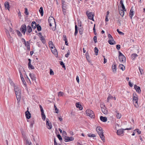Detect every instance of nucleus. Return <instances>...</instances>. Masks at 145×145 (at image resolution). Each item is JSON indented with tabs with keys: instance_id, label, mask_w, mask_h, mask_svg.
<instances>
[{
	"instance_id": "f257e3e1",
	"label": "nucleus",
	"mask_w": 145,
	"mask_h": 145,
	"mask_svg": "<svg viewBox=\"0 0 145 145\" xmlns=\"http://www.w3.org/2000/svg\"><path fill=\"white\" fill-rule=\"evenodd\" d=\"M96 129L101 139L104 142L105 141V137L103 134V130L102 128L98 127H97Z\"/></svg>"
},
{
	"instance_id": "f03ea898",
	"label": "nucleus",
	"mask_w": 145,
	"mask_h": 145,
	"mask_svg": "<svg viewBox=\"0 0 145 145\" xmlns=\"http://www.w3.org/2000/svg\"><path fill=\"white\" fill-rule=\"evenodd\" d=\"M86 114L87 116H89L91 118H94V113L93 111L90 109H87L86 111Z\"/></svg>"
},
{
	"instance_id": "7ed1b4c3",
	"label": "nucleus",
	"mask_w": 145,
	"mask_h": 145,
	"mask_svg": "<svg viewBox=\"0 0 145 145\" xmlns=\"http://www.w3.org/2000/svg\"><path fill=\"white\" fill-rule=\"evenodd\" d=\"M48 22L49 24V25L51 27L53 24H55L56 25L54 19L52 16H50L48 19Z\"/></svg>"
},
{
	"instance_id": "20e7f679",
	"label": "nucleus",
	"mask_w": 145,
	"mask_h": 145,
	"mask_svg": "<svg viewBox=\"0 0 145 145\" xmlns=\"http://www.w3.org/2000/svg\"><path fill=\"white\" fill-rule=\"evenodd\" d=\"M21 91L15 92V94L17 100V103L18 105H20V102L21 99Z\"/></svg>"
},
{
	"instance_id": "39448f33",
	"label": "nucleus",
	"mask_w": 145,
	"mask_h": 145,
	"mask_svg": "<svg viewBox=\"0 0 145 145\" xmlns=\"http://www.w3.org/2000/svg\"><path fill=\"white\" fill-rule=\"evenodd\" d=\"M86 14L88 16V18L91 20H92L94 21L93 15L92 12H89V11L86 12Z\"/></svg>"
},
{
	"instance_id": "423d86ee",
	"label": "nucleus",
	"mask_w": 145,
	"mask_h": 145,
	"mask_svg": "<svg viewBox=\"0 0 145 145\" xmlns=\"http://www.w3.org/2000/svg\"><path fill=\"white\" fill-rule=\"evenodd\" d=\"M26 29V25L25 24L22 25L20 28V31L24 35H25V34Z\"/></svg>"
},
{
	"instance_id": "0eeeda50",
	"label": "nucleus",
	"mask_w": 145,
	"mask_h": 145,
	"mask_svg": "<svg viewBox=\"0 0 145 145\" xmlns=\"http://www.w3.org/2000/svg\"><path fill=\"white\" fill-rule=\"evenodd\" d=\"M49 46L51 48V50L52 52L55 55L56 57H57L58 55L57 52L55 48V46H51V47H50V46Z\"/></svg>"
},
{
	"instance_id": "6e6552de",
	"label": "nucleus",
	"mask_w": 145,
	"mask_h": 145,
	"mask_svg": "<svg viewBox=\"0 0 145 145\" xmlns=\"http://www.w3.org/2000/svg\"><path fill=\"white\" fill-rule=\"evenodd\" d=\"M131 129V128H126L125 129H120L117 131V133L118 135H122L123 133V130H130Z\"/></svg>"
},
{
	"instance_id": "1a4fd4ad",
	"label": "nucleus",
	"mask_w": 145,
	"mask_h": 145,
	"mask_svg": "<svg viewBox=\"0 0 145 145\" xmlns=\"http://www.w3.org/2000/svg\"><path fill=\"white\" fill-rule=\"evenodd\" d=\"M64 138V141L65 142L71 141L74 140V138L72 137H69L65 136Z\"/></svg>"
},
{
	"instance_id": "9d476101",
	"label": "nucleus",
	"mask_w": 145,
	"mask_h": 145,
	"mask_svg": "<svg viewBox=\"0 0 145 145\" xmlns=\"http://www.w3.org/2000/svg\"><path fill=\"white\" fill-rule=\"evenodd\" d=\"M49 119L47 118L46 120V125L48 126V128L49 129H50L52 128V125L51 123H49Z\"/></svg>"
},
{
	"instance_id": "9b49d317",
	"label": "nucleus",
	"mask_w": 145,
	"mask_h": 145,
	"mask_svg": "<svg viewBox=\"0 0 145 145\" xmlns=\"http://www.w3.org/2000/svg\"><path fill=\"white\" fill-rule=\"evenodd\" d=\"M119 59L121 62H125L126 61V58L124 56L119 57Z\"/></svg>"
},
{
	"instance_id": "f8f14e48",
	"label": "nucleus",
	"mask_w": 145,
	"mask_h": 145,
	"mask_svg": "<svg viewBox=\"0 0 145 145\" xmlns=\"http://www.w3.org/2000/svg\"><path fill=\"white\" fill-rule=\"evenodd\" d=\"M27 110L25 112V116L27 118L29 119L31 117V114L28 111L29 108H27Z\"/></svg>"
},
{
	"instance_id": "ddd939ff",
	"label": "nucleus",
	"mask_w": 145,
	"mask_h": 145,
	"mask_svg": "<svg viewBox=\"0 0 145 145\" xmlns=\"http://www.w3.org/2000/svg\"><path fill=\"white\" fill-rule=\"evenodd\" d=\"M136 95V94L135 93H133V102L135 106H136V97L135 96Z\"/></svg>"
},
{
	"instance_id": "4468645a",
	"label": "nucleus",
	"mask_w": 145,
	"mask_h": 145,
	"mask_svg": "<svg viewBox=\"0 0 145 145\" xmlns=\"http://www.w3.org/2000/svg\"><path fill=\"white\" fill-rule=\"evenodd\" d=\"M108 42L110 45H113L115 44V42L113 39H110L108 41Z\"/></svg>"
},
{
	"instance_id": "2eb2a0df",
	"label": "nucleus",
	"mask_w": 145,
	"mask_h": 145,
	"mask_svg": "<svg viewBox=\"0 0 145 145\" xmlns=\"http://www.w3.org/2000/svg\"><path fill=\"white\" fill-rule=\"evenodd\" d=\"M4 5L5 6V8L8 9L9 10V3L8 2H5L4 4Z\"/></svg>"
},
{
	"instance_id": "dca6fc26",
	"label": "nucleus",
	"mask_w": 145,
	"mask_h": 145,
	"mask_svg": "<svg viewBox=\"0 0 145 145\" xmlns=\"http://www.w3.org/2000/svg\"><path fill=\"white\" fill-rule=\"evenodd\" d=\"M29 76L30 77L31 79L33 80H35V75L33 73H30L29 74Z\"/></svg>"
},
{
	"instance_id": "f3484780",
	"label": "nucleus",
	"mask_w": 145,
	"mask_h": 145,
	"mask_svg": "<svg viewBox=\"0 0 145 145\" xmlns=\"http://www.w3.org/2000/svg\"><path fill=\"white\" fill-rule=\"evenodd\" d=\"M100 120L103 122H105L107 121V118L106 117L101 116L100 117Z\"/></svg>"
},
{
	"instance_id": "a211bd4d",
	"label": "nucleus",
	"mask_w": 145,
	"mask_h": 145,
	"mask_svg": "<svg viewBox=\"0 0 145 145\" xmlns=\"http://www.w3.org/2000/svg\"><path fill=\"white\" fill-rule=\"evenodd\" d=\"M14 88L15 92L21 91L20 89L17 86H14Z\"/></svg>"
},
{
	"instance_id": "6ab92c4d",
	"label": "nucleus",
	"mask_w": 145,
	"mask_h": 145,
	"mask_svg": "<svg viewBox=\"0 0 145 145\" xmlns=\"http://www.w3.org/2000/svg\"><path fill=\"white\" fill-rule=\"evenodd\" d=\"M76 107L77 108H79L80 110H81L83 108L82 107V106L79 103H76Z\"/></svg>"
},
{
	"instance_id": "aec40b11",
	"label": "nucleus",
	"mask_w": 145,
	"mask_h": 145,
	"mask_svg": "<svg viewBox=\"0 0 145 145\" xmlns=\"http://www.w3.org/2000/svg\"><path fill=\"white\" fill-rule=\"evenodd\" d=\"M31 26L32 28L34 29H35L37 26V24L36 22H32L31 24Z\"/></svg>"
},
{
	"instance_id": "412c9836",
	"label": "nucleus",
	"mask_w": 145,
	"mask_h": 145,
	"mask_svg": "<svg viewBox=\"0 0 145 145\" xmlns=\"http://www.w3.org/2000/svg\"><path fill=\"white\" fill-rule=\"evenodd\" d=\"M39 11L40 14L42 16L43 15L44 12L43 7H41L39 9Z\"/></svg>"
},
{
	"instance_id": "4be33fe9",
	"label": "nucleus",
	"mask_w": 145,
	"mask_h": 145,
	"mask_svg": "<svg viewBox=\"0 0 145 145\" xmlns=\"http://www.w3.org/2000/svg\"><path fill=\"white\" fill-rule=\"evenodd\" d=\"M116 116L117 118L118 119H120L121 117V115L120 113H119L117 111H116Z\"/></svg>"
},
{
	"instance_id": "5701e85b",
	"label": "nucleus",
	"mask_w": 145,
	"mask_h": 145,
	"mask_svg": "<svg viewBox=\"0 0 145 145\" xmlns=\"http://www.w3.org/2000/svg\"><path fill=\"white\" fill-rule=\"evenodd\" d=\"M112 68L113 72L116 71V65L115 63H114L112 65Z\"/></svg>"
},
{
	"instance_id": "b1692460",
	"label": "nucleus",
	"mask_w": 145,
	"mask_h": 145,
	"mask_svg": "<svg viewBox=\"0 0 145 145\" xmlns=\"http://www.w3.org/2000/svg\"><path fill=\"white\" fill-rule=\"evenodd\" d=\"M136 57V54L134 53L131 55V58L132 60L133 61H135Z\"/></svg>"
},
{
	"instance_id": "393cba45",
	"label": "nucleus",
	"mask_w": 145,
	"mask_h": 145,
	"mask_svg": "<svg viewBox=\"0 0 145 145\" xmlns=\"http://www.w3.org/2000/svg\"><path fill=\"white\" fill-rule=\"evenodd\" d=\"M102 111L105 114H107L108 113V111L104 108H102Z\"/></svg>"
},
{
	"instance_id": "a878e982",
	"label": "nucleus",
	"mask_w": 145,
	"mask_h": 145,
	"mask_svg": "<svg viewBox=\"0 0 145 145\" xmlns=\"http://www.w3.org/2000/svg\"><path fill=\"white\" fill-rule=\"evenodd\" d=\"M120 69H121L123 71H124L125 69V67L122 64H120L119 66Z\"/></svg>"
},
{
	"instance_id": "bb28decb",
	"label": "nucleus",
	"mask_w": 145,
	"mask_h": 145,
	"mask_svg": "<svg viewBox=\"0 0 145 145\" xmlns=\"http://www.w3.org/2000/svg\"><path fill=\"white\" fill-rule=\"evenodd\" d=\"M27 31L29 33H30L32 31V29L30 26L28 25L27 26Z\"/></svg>"
},
{
	"instance_id": "cd10ccee",
	"label": "nucleus",
	"mask_w": 145,
	"mask_h": 145,
	"mask_svg": "<svg viewBox=\"0 0 145 145\" xmlns=\"http://www.w3.org/2000/svg\"><path fill=\"white\" fill-rule=\"evenodd\" d=\"M125 10H121L119 11L120 14V15H121L122 16H123L124 14V11Z\"/></svg>"
},
{
	"instance_id": "c85d7f7f",
	"label": "nucleus",
	"mask_w": 145,
	"mask_h": 145,
	"mask_svg": "<svg viewBox=\"0 0 145 145\" xmlns=\"http://www.w3.org/2000/svg\"><path fill=\"white\" fill-rule=\"evenodd\" d=\"M134 14V12L132 10V8H131L130 12H129V14L131 16L130 17L131 18V19H132V16H133V15Z\"/></svg>"
},
{
	"instance_id": "c756f323",
	"label": "nucleus",
	"mask_w": 145,
	"mask_h": 145,
	"mask_svg": "<svg viewBox=\"0 0 145 145\" xmlns=\"http://www.w3.org/2000/svg\"><path fill=\"white\" fill-rule=\"evenodd\" d=\"M137 92H138V93H141V90L140 89V88L139 86H137Z\"/></svg>"
},
{
	"instance_id": "7c9ffc66",
	"label": "nucleus",
	"mask_w": 145,
	"mask_h": 145,
	"mask_svg": "<svg viewBox=\"0 0 145 145\" xmlns=\"http://www.w3.org/2000/svg\"><path fill=\"white\" fill-rule=\"evenodd\" d=\"M40 39V40H41L42 42L44 44L46 42L45 39L42 36V35L41 36Z\"/></svg>"
},
{
	"instance_id": "2f4dec72",
	"label": "nucleus",
	"mask_w": 145,
	"mask_h": 145,
	"mask_svg": "<svg viewBox=\"0 0 145 145\" xmlns=\"http://www.w3.org/2000/svg\"><path fill=\"white\" fill-rule=\"evenodd\" d=\"M112 99H113V97L110 95H109L107 99V102H108L110 100Z\"/></svg>"
},
{
	"instance_id": "473e14b6",
	"label": "nucleus",
	"mask_w": 145,
	"mask_h": 145,
	"mask_svg": "<svg viewBox=\"0 0 145 145\" xmlns=\"http://www.w3.org/2000/svg\"><path fill=\"white\" fill-rule=\"evenodd\" d=\"M94 52L95 53V55L97 56L98 55V50L96 47H95L94 48Z\"/></svg>"
},
{
	"instance_id": "72a5a7b5",
	"label": "nucleus",
	"mask_w": 145,
	"mask_h": 145,
	"mask_svg": "<svg viewBox=\"0 0 145 145\" xmlns=\"http://www.w3.org/2000/svg\"><path fill=\"white\" fill-rule=\"evenodd\" d=\"M62 10H66L67 9L66 5H65V4H63L62 5Z\"/></svg>"
},
{
	"instance_id": "f704fd0d",
	"label": "nucleus",
	"mask_w": 145,
	"mask_h": 145,
	"mask_svg": "<svg viewBox=\"0 0 145 145\" xmlns=\"http://www.w3.org/2000/svg\"><path fill=\"white\" fill-rule=\"evenodd\" d=\"M41 116L42 118V119L43 120H45L46 119V116L44 114V113H41Z\"/></svg>"
},
{
	"instance_id": "c9c22d12",
	"label": "nucleus",
	"mask_w": 145,
	"mask_h": 145,
	"mask_svg": "<svg viewBox=\"0 0 145 145\" xmlns=\"http://www.w3.org/2000/svg\"><path fill=\"white\" fill-rule=\"evenodd\" d=\"M29 68L30 69H34V67L31 64V63L30 64H28Z\"/></svg>"
},
{
	"instance_id": "e433bc0d",
	"label": "nucleus",
	"mask_w": 145,
	"mask_h": 145,
	"mask_svg": "<svg viewBox=\"0 0 145 145\" xmlns=\"http://www.w3.org/2000/svg\"><path fill=\"white\" fill-rule=\"evenodd\" d=\"M58 95L59 97L63 96V93L61 91H60L58 93Z\"/></svg>"
},
{
	"instance_id": "4c0bfd02",
	"label": "nucleus",
	"mask_w": 145,
	"mask_h": 145,
	"mask_svg": "<svg viewBox=\"0 0 145 145\" xmlns=\"http://www.w3.org/2000/svg\"><path fill=\"white\" fill-rule=\"evenodd\" d=\"M37 29L38 31H40L41 30V27L38 24L37 26Z\"/></svg>"
},
{
	"instance_id": "58836bf2",
	"label": "nucleus",
	"mask_w": 145,
	"mask_h": 145,
	"mask_svg": "<svg viewBox=\"0 0 145 145\" xmlns=\"http://www.w3.org/2000/svg\"><path fill=\"white\" fill-rule=\"evenodd\" d=\"M139 70L140 74H142L143 73V71L142 69L140 67H139Z\"/></svg>"
},
{
	"instance_id": "ea45409f",
	"label": "nucleus",
	"mask_w": 145,
	"mask_h": 145,
	"mask_svg": "<svg viewBox=\"0 0 145 145\" xmlns=\"http://www.w3.org/2000/svg\"><path fill=\"white\" fill-rule=\"evenodd\" d=\"M57 137L59 138V140H62V138L61 136L59 135H57Z\"/></svg>"
},
{
	"instance_id": "a19ab883",
	"label": "nucleus",
	"mask_w": 145,
	"mask_h": 145,
	"mask_svg": "<svg viewBox=\"0 0 145 145\" xmlns=\"http://www.w3.org/2000/svg\"><path fill=\"white\" fill-rule=\"evenodd\" d=\"M40 111H41V113H42L43 114V113H44V110H43V108H42V107L40 105Z\"/></svg>"
},
{
	"instance_id": "79ce46f5",
	"label": "nucleus",
	"mask_w": 145,
	"mask_h": 145,
	"mask_svg": "<svg viewBox=\"0 0 145 145\" xmlns=\"http://www.w3.org/2000/svg\"><path fill=\"white\" fill-rule=\"evenodd\" d=\"M88 136L89 137H95V135L94 134L91 135L90 134H88Z\"/></svg>"
},
{
	"instance_id": "37998d69",
	"label": "nucleus",
	"mask_w": 145,
	"mask_h": 145,
	"mask_svg": "<svg viewBox=\"0 0 145 145\" xmlns=\"http://www.w3.org/2000/svg\"><path fill=\"white\" fill-rule=\"evenodd\" d=\"M60 65L61 66H62V67H63L65 68V66L63 62L60 61Z\"/></svg>"
},
{
	"instance_id": "c03bdc74",
	"label": "nucleus",
	"mask_w": 145,
	"mask_h": 145,
	"mask_svg": "<svg viewBox=\"0 0 145 145\" xmlns=\"http://www.w3.org/2000/svg\"><path fill=\"white\" fill-rule=\"evenodd\" d=\"M16 33L19 36H21L22 35V34L20 31L18 30H16Z\"/></svg>"
},
{
	"instance_id": "a18cd8bd",
	"label": "nucleus",
	"mask_w": 145,
	"mask_h": 145,
	"mask_svg": "<svg viewBox=\"0 0 145 145\" xmlns=\"http://www.w3.org/2000/svg\"><path fill=\"white\" fill-rule=\"evenodd\" d=\"M21 41L22 42V43H23V44L25 45V44H26V41L24 39H22Z\"/></svg>"
},
{
	"instance_id": "49530a36",
	"label": "nucleus",
	"mask_w": 145,
	"mask_h": 145,
	"mask_svg": "<svg viewBox=\"0 0 145 145\" xmlns=\"http://www.w3.org/2000/svg\"><path fill=\"white\" fill-rule=\"evenodd\" d=\"M50 74L51 75H53L54 74V72L51 69H50Z\"/></svg>"
},
{
	"instance_id": "de8ad7c7",
	"label": "nucleus",
	"mask_w": 145,
	"mask_h": 145,
	"mask_svg": "<svg viewBox=\"0 0 145 145\" xmlns=\"http://www.w3.org/2000/svg\"><path fill=\"white\" fill-rule=\"evenodd\" d=\"M25 13L26 15H28L29 14V12H28V10L27 8H25Z\"/></svg>"
},
{
	"instance_id": "09e8293b",
	"label": "nucleus",
	"mask_w": 145,
	"mask_h": 145,
	"mask_svg": "<svg viewBox=\"0 0 145 145\" xmlns=\"http://www.w3.org/2000/svg\"><path fill=\"white\" fill-rule=\"evenodd\" d=\"M86 57L87 59L88 60L89 58V56L88 54V52H87L86 54Z\"/></svg>"
},
{
	"instance_id": "8fccbe9b",
	"label": "nucleus",
	"mask_w": 145,
	"mask_h": 145,
	"mask_svg": "<svg viewBox=\"0 0 145 145\" xmlns=\"http://www.w3.org/2000/svg\"><path fill=\"white\" fill-rule=\"evenodd\" d=\"M9 82H10V84L12 86H14H14H15L14 83H13V81H12V80H11Z\"/></svg>"
},
{
	"instance_id": "3c124183",
	"label": "nucleus",
	"mask_w": 145,
	"mask_h": 145,
	"mask_svg": "<svg viewBox=\"0 0 145 145\" xmlns=\"http://www.w3.org/2000/svg\"><path fill=\"white\" fill-rule=\"evenodd\" d=\"M70 53H69V50L67 52V54H66L65 55V57H68L69 56V55Z\"/></svg>"
},
{
	"instance_id": "603ef678",
	"label": "nucleus",
	"mask_w": 145,
	"mask_h": 145,
	"mask_svg": "<svg viewBox=\"0 0 145 145\" xmlns=\"http://www.w3.org/2000/svg\"><path fill=\"white\" fill-rule=\"evenodd\" d=\"M79 33L81 35H82V31L81 29L79 28Z\"/></svg>"
},
{
	"instance_id": "864d4df0",
	"label": "nucleus",
	"mask_w": 145,
	"mask_h": 145,
	"mask_svg": "<svg viewBox=\"0 0 145 145\" xmlns=\"http://www.w3.org/2000/svg\"><path fill=\"white\" fill-rule=\"evenodd\" d=\"M95 24L94 25V27H93V30L94 34L95 35H96V31H95Z\"/></svg>"
},
{
	"instance_id": "5fc2aeb1",
	"label": "nucleus",
	"mask_w": 145,
	"mask_h": 145,
	"mask_svg": "<svg viewBox=\"0 0 145 145\" xmlns=\"http://www.w3.org/2000/svg\"><path fill=\"white\" fill-rule=\"evenodd\" d=\"M21 80H22V82H23V83L24 84V82H25L24 79L23 78V76L21 77Z\"/></svg>"
},
{
	"instance_id": "6e6d98bb",
	"label": "nucleus",
	"mask_w": 145,
	"mask_h": 145,
	"mask_svg": "<svg viewBox=\"0 0 145 145\" xmlns=\"http://www.w3.org/2000/svg\"><path fill=\"white\" fill-rule=\"evenodd\" d=\"M34 122L33 121H32L31 122V123L30 124V126L31 127H33V124H34Z\"/></svg>"
},
{
	"instance_id": "4d7b16f0",
	"label": "nucleus",
	"mask_w": 145,
	"mask_h": 145,
	"mask_svg": "<svg viewBox=\"0 0 145 145\" xmlns=\"http://www.w3.org/2000/svg\"><path fill=\"white\" fill-rule=\"evenodd\" d=\"M31 142H30L29 141L27 140V142H26V144L27 145H31Z\"/></svg>"
},
{
	"instance_id": "13d9d810",
	"label": "nucleus",
	"mask_w": 145,
	"mask_h": 145,
	"mask_svg": "<svg viewBox=\"0 0 145 145\" xmlns=\"http://www.w3.org/2000/svg\"><path fill=\"white\" fill-rule=\"evenodd\" d=\"M76 80L77 82L78 83H79V77L78 76H77L76 77Z\"/></svg>"
},
{
	"instance_id": "bf43d9fd",
	"label": "nucleus",
	"mask_w": 145,
	"mask_h": 145,
	"mask_svg": "<svg viewBox=\"0 0 145 145\" xmlns=\"http://www.w3.org/2000/svg\"><path fill=\"white\" fill-rule=\"evenodd\" d=\"M48 44H49V45H53L52 42L51 41H50L48 42Z\"/></svg>"
},
{
	"instance_id": "052dcab7",
	"label": "nucleus",
	"mask_w": 145,
	"mask_h": 145,
	"mask_svg": "<svg viewBox=\"0 0 145 145\" xmlns=\"http://www.w3.org/2000/svg\"><path fill=\"white\" fill-rule=\"evenodd\" d=\"M108 37L109 38V39H113V38L112 37V36L110 34H108Z\"/></svg>"
},
{
	"instance_id": "680f3d73",
	"label": "nucleus",
	"mask_w": 145,
	"mask_h": 145,
	"mask_svg": "<svg viewBox=\"0 0 145 145\" xmlns=\"http://www.w3.org/2000/svg\"><path fill=\"white\" fill-rule=\"evenodd\" d=\"M93 40L95 42H97V37L96 36H94L93 37Z\"/></svg>"
},
{
	"instance_id": "e2e57ef3",
	"label": "nucleus",
	"mask_w": 145,
	"mask_h": 145,
	"mask_svg": "<svg viewBox=\"0 0 145 145\" xmlns=\"http://www.w3.org/2000/svg\"><path fill=\"white\" fill-rule=\"evenodd\" d=\"M121 7L122 8V10H126V9H125V6H124V5H122Z\"/></svg>"
},
{
	"instance_id": "0e129e2a",
	"label": "nucleus",
	"mask_w": 145,
	"mask_h": 145,
	"mask_svg": "<svg viewBox=\"0 0 145 145\" xmlns=\"http://www.w3.org/2000/svg\"><path fill=\"white\" fill-rule=\"evenodd\" d=\"M117 23L118 24L119 26L121 25V23L119 20H118L117 21Z\"/></svg>"
},
{
	"instance_id": "69168bd1",
	"label": "nucleus",
	"mask_w": 145,
	"mask_h": 145,
	"mask_svg": "<svg viewBox=\"0 0 145 145\" xmlns=\"http://www.w3.org/2000/svg\"><path fill=\"white\" fill-rule=\"evenodd\" d=\"M103 57H104L103 63H104L105 64L107 62V59H106L105 58L104 56H103Z\"/></svg>"
},
{
	"instance_id": "338daca9",
	"label": "nucleus",
	"mask_w": 145,
	"mask_h": 145,
	"mask_svg": "<svg viewBox=\"0 0 145 145\" xmlns=\"http://www.w3.org/2000/svg\"><path fill=\"white\" fill-rule=\"evenodd\" d=\"M65 41V44L66 45H68V43L67 39H65V40H64Z\"/></svg>"
},
{
	"instance_id": "774afa93",
	"label": "nucleus",
	"mask_w": 145,
	"mask_h": 145,
	"mask_svg": "<svg viewBox=\"0 0 145 145\" xmlns=\"http://www.w3.org/2000/svg\"><path fill=\"white\" fill-rule=\"evenodd\" d=\"M119 57L123 56V55L120 51H119Z\"/></svg>"
}]
</instances>
